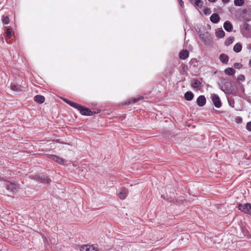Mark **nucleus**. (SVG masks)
Masks as SVG:
<instances>
[{
	"mask_svg": "<svg viewBox=\"0 0 251 251\" xmlns=\"http://www.w3.org/2000/svg\"><path fill=\"white\" fill-rule=\"evenodd\" d=\"M238 207L243 213L251 216V204L249 203L244 204H240Z\"/></svg>",
	"mask_w": 251,
	"mask_h": 251,
	"instance_id": "f257e3e1",
	"label": "nucleus"
},
{
	"mask_svg": "<svg viewBox=\"0 0 251 251\" xmlns=\"http://www.w3.org/2000/svg\"><path fill=\"white\" fill-rule=\"evenodd\" d=\"M211 99L214 106L218 108H219L222 106V103L219 96L216 94H212L211 95Z\"/></svg>",
	"mask_w": 251,
	"mask_h": 251,
	"instance_id": "f03ea898",
	"label": "nucleus"
},
{
	"mask_svg": "<svg viewBox=\"0 0 251 251\" xmlns=\"http://www.w3.org/2000/svg\"><path fill=\"white\" fill-rule=\"evenodd\" d=\"M198 34H199L200 39L202 40V41L204 44H207V43H208V42L210 41V39H209V35H210L208 31H204V32L203 33H202L200 30L198 32Z\"/></svg>",
	"mask_w": 251,
	"mask_h": 251,
	"instance_id": "7ed1b4c3",
	"label": "nucleus"
},
{
	"mask_svg": "<svg viewBox=\"0 0 251 251\" xmlns=\"http://www.w3.org/2000/svg\"><path fill=\"white\" fill-rule=\"evenodd\" d=\"M49 158L53 160L54 161L58 163V164L60 165H64L67 161L64 159L60 157L57 155L51 154L49 155Z\"/></svg>",
	"mask_w": 251,
	"mask_h": 251,
	"instance_id": "20e7f679",
	"label": "nucleus"
},
{
	"mask_svg": "<svg viewBox=\"0 0 251 251\" xmlns=\"http://www.w3.org/2000/svg\"><path fill=\"white\" fill-rule=\"evenodd\" d=\"M37 180L42 183L50 184L51 180L46 175L41 174L38 176Z\"/></svg>",
	"mask_w": 251,
	"mask_h": 251,
	"instance_id": "39448f33",
	"label": "nucleus"
},
{
	"mask_svg": "<svg viewBox=\"0 0 251 251\" xmlns=\"http://www.w3.org/2000/svg\"><path fill=\"white\" fill-rule=\"evenodd\" d=\"M80 251H100L93 245H85L80 247Z\"/></svg>",
	"mask_w": 251,
	"mask_h": 251,
	"instance_id": "423d86ee",
	"label": "nucleus"
},
{
	"mask_svg": "<svg viewBox=\"0 0 251 251\" xmlns=\"http://www.w3.org/2000/svg\"><path fill=\"white\" fill-rule=\"evenodd\" d=\"M79 111L82 115L91 116L93 114V112L88 108L81 106Z\"/></svg>",
	"mask_w": 251,
	"mask_h": 251,
	"instance_id": "0eeeda50",
	"label": "nucleus"
},
{
	"mask_svg": "<svg viewBox=\"0 0 251 251\" xmlns=\"http://www.w3.org/2000/svg\"><path fill=\"white\" fill-rule=\"evenodd\" d=\"M11 89L15 92L21 93L23 91L24 87L16 83H11L10 85Z\"/></svg>",
	"mask_w": 251,
	"mask_h": 251,
	"instance_id": "6e6552de",
	"label": "nucleus"
},
{
	"mask_svg": "<svg viewBox=\"0 0 251 251\" xmlns=\"http://www.w3.org/2000/svg\"><path fill=\"white\" fill-rule=\"evenodd\" d=\"M6 188L8 191L15 192L19 188V185L14 183H8L6 185Z\"/></svg>",
	"mask_w": 251,
	"mask_h": 251,
	"instance_id": "1a4fd4ad",
	"label": "nucleus"
},
{
	"mask_svg": "<svg viewBox=\"0 0 251 251\" xmlns=\"http://www.w3.org/2000/svg\"><path fill=\"white\" fill-rule=\"evenodd\" d=\"M224 28L227 32H231L233 29V25L232 23L229 21H226L225 22L223 25Z\"/></svg>",
	"mask_w": 251,
	"mask_h": 251,
	"instance_id": "9d476101",
	"label": "nucleus"
},
{
	"mask_svg": "<svg viewBox=\"0 0 251 251\" xmlns=\"http://www.w3.org/2000/svg\"><path fill=\"white\" fill-rule=\"evenodd\" d=\"M196 102L199 106H203L206 103L205 97L203 95L200 96L197 98Z\"/></svg>",
	"mask_w": 251,
	"mask_h": 251,
	"instance_id": "9b49d317",
	"label": "nucleus"
},
{
	"mask_svg": "<svg viewBox=\"0 0 251 251\" xmlns=\"http://www.w3.org/2000/svg\"><path fill=\"white\" fill-rule=\"evenodd\" d=\"M220 19L219 15L217 13H213L210 17V20L213 24H218Z\"/></svg>",
	"mask_w": 251,
	"mask_h": 251,
	"instance_id": "f8f14e48",
	"label": "nucleus"
},
{
	"mask_svg": "<svg viewBox=\"0 0 251 251\" xmlns=\"http://www.w3.org/2000/svg\"><path fill=\"white\" fill-rule=\"evenodd\" d=\"M191 87L194 89H200L201 86V82L198 79H193L191 84Z\"/></svg>",
	"mask_w": 251,
	"mask_h": 251,
	"instance_id": "ddd939ff",
	"label": "nucleus"
},
{
	"mask_svg": "<svg viewBox=\"0 0 251 251\" xmlns=\"http://www.w3.org/2000/svg\"><path fill=\"white\" fill-rule=\"evenodd\" d=\"M190 2L195 7L201 8L203 5V2L202 0H190Z\"/></svg>",
	"mask_w": 251,
	"mask_h": 251,
	"instance_id": "4468645a",
	"label": "nucleus"
},
{
	"mask_svg": "<svg viewBox=\"0 0 251 251\" xmlns=\"http://www.w3.org/2000/svg\"><path fill=\"white\" fill-rule=\"evenodd\" d=\"M128 194V190L126 188H123L118 194V197L121 200H124Z\"/></svg>",
	"mask_w": 251,
	"mask_h": 251,
	"instance_id": "2eb2a0df",
	"label": "nucleus"
},
{
	"mask_svg": "<svg viewBox=\"0 0 251 251\" xmlns=\"http://www.w3.org/2000/svg\"><path fill=\"white\" fill-rule=\"evenodd\" d=\"M219 59L222 63H227L229 60V57L225 53H221L219 56Z\"/></svg>",
	"mask_w": 251,
	"mask_h": 251,
	"instance_id": "dca6fc26",
	"label": "nucleus"
},
{
	"mask_svg": "<svg viewBox=\"0 0 251 251\" xmlns=\"http://www.w3.org/2000/svg\"><path fill=\"white\" fill-rule=\"evenodd\" d=\"M189 56V52L187 50H181L179 54V57L181 59H185Z\"/></svg>",
	"mask_w": 251,
	"mask_h": 251,
	"instance_id": "f3484780",
	"label": "nucleus"
},
{
	"mask_svg": "<svg viewBox=\"0 0 251 251\" xmlns=\"http://www.w3.org/2000/svg\"><path fill=\"white\" fill-rule=\"evenodd\" d=\"M34 100L38 103L41 104L45 101V98L41 95H36L34 97Z\"/></svg>",
	"mask_w": 251,
	"mask_h": 251,
	"instance_id": "a211bd4d",
	"label": "nucleus"
},
{
	"mask_svg": "<svg viewBox=\"0 0 251 251\" xmlns=\"http://www.w3.org/2000/svg\"><path fill=\"white\" fill-rule=\"evenodd\" d=\"M194 94L192 92L188 91L184 94V98L188 101H190L193 100L194 98Z\"/></svg>",
	"mask_w": 251,
	"mask_h": 251,
	"instance_id": "6ab92c4d",
	"label": "nucleus"
},
{
	"mask_svg": "<svg viewBox=\"0 0 251 251\" xmlns=\"http://www.w3.org/2000/svg\"><path fill=\"white\" fill-rule=\"evenodd\" d=\"M215 34L217 37L222 38L225 36V32L222 29H219L216 31Z\"/></svg>",
	"mask_w": 251,
	"mask_h": 251,
	"instance_id": "aec40b11",
	"label": "nucleus"
},
{
	"mask_svg": "<svg viewBox=\"0 0 251 251\" xmlns=\"http://www.w3.org/2000/svg\"><path fill=\"white\" fill-rule=\"evenodd\" d=\"M242 46L240 43H237L233 47V51L236 53L240 52L242 50Z\"/></svg>",
	"mask_w": 251,
	"mask_h": 251,
	"instance_id": "412c9836",
	"label": "nucleus"
},
{
	"mask_svg": "<svg viewBox=\"0 0 251 251\" xmlns=\"http://www.w3.org/2000/svg\"><path fill=\"white\" fill-rule=\"evenodd\" d=\"M234 40V37L233 36H230L228 37L225 42V45L226 46H228L231 45Z\"/></svg>",
	"mask_w": 251,
	"mask_h": 251,
	"instance_id": "4be33fe9",
	"label": "nucleus"
},
{
	"mask_svg": "<svg viewBox=\"0 0 251 251\" xmlns=\"http://www.w3.org/2000/svg\"><path fill=\"white\" fill-rule=\"evenodd\" d=\"M225 73L228 75H232L234 74V70L232 68H227L225 70Z\"/></svg>",
	"mask_w": 251,
	"mask_h": 251,
	"instance_id": "5701e85b",
	"label": "nucleus"
},
{
	"mask_svg": "<svg viewBox=\"0 0 251 251\" xmlns=\"http://www.w3.org/2000/svg\"><path fill=\"white\" fill-rule=\"evenodd\" d=\"M5 34L6 37L8 39H10L12 36V29L10 28H8L5 32Z\"/></svg>",
	"mask_w": 251,
	"mask_h": 251,
	"instance_id": "b1692460",
	"label": "nucleus"
},
{
	"mask_svg": "<svg viewBox=\"0 0 251 251\" xmlns=\"http://www.w3.org/2000/svg\"><path fill=\"white\" fill-rule=\"evenodd\" d=\"M244 0H234V3L235 6H241L244 4Z\"/></svg>",
	"mask_w": 251,
	"mask_h": 251,
	"instance_id": "393cba45",
	"label": "nucleus"
},
{
	"mask_svg": "<svg viewBox=\"0 0 251 251\" xmlns=\"http://www.w3.org/2000/svg\"><path fill=\"white\" fill-rule=\"evenodd\" d=\"M180 67L181 68V72L182 74H184L188 70V66L184 64H182Z\"/></svg>",
	"mask_w": 251,
	"mask_h": 251,
	"instance_id": "a878e982",
	"label": "nucleus"
},
{
	"mask_svg": "<svg viewBox=\"0 0 251 251\" xmlns=\"http://www.w3.org/2000/svg\"><path fill=\"white\" fill-rule=\"evenodd\" d=\"M4 25H8L9 23V19L8 16H4L2 19Z\"/></svg>",
	"mask_w": 251,
	"mask_h": 251,
	"instance_id": "bb28decb",
	"label": "nucleus"
},
{
	"mask_svg": "<svg viewBox=\"0 0 251 251\" xmlns=\"http://www.w3.org/2000/svg\"><path fill=\"white\" fill-rule=\"evenodd\" d=\"M211 11L210 8L206 7L203 9V13L205 15H208L210 14Z\"/></svg>",
	"mask_w": 251,
	"mask_h": 251,
	"instance_id": "cd10ccee",
	"label": "nucleus"
},
{
	"mask_svg": "<svg viewBox=\"0 0 251 251\" xmlns=\"http://www.w3.org/2000/svg\"><path fill=\"white\" fill-rule=\"evenodd\" d=\"M243 27L246 30L249 31L250 30L251 26L249 24L247 23H244L243 24Z\"/></svg>",
	"mask_w": 251,
	"mask_h": 251,
	"instance_id": "c85d7f7f",
	"label": "nucleus"
},
{
	"mask_svg": "<svg viewBox=\"0 0 251 251\" xmlns=\"http://www.w3.org/2000/svg\"><path fill=\"white\" fill-rule=\"evenodd\" d=\"M81 106V105L79 104L74 102L72 107L77 109L79 111V109H80Z\"/></svg>",
	"mask_w": 251,
	"mask_h": 251,
	"instance_id": "c756f323",
	"label": "nucleus"
},
{
	"mask_svg": "<svg viewBox=\"0 0 251 251\" xmlns=\"http://www.w3.org/2000/svg\"><path fill=\"white\" fill-rule=\"evenodd\" d=\"M237 80L243 81L245 80V77L243 75H240L238 76Z\"/></svg>",
	"mask_w": 251,
	"mask_h": 251,
	"instance_id": "7c9ffc66",
	"label": "nucleus"
},
{
	"mask_svg": "<svg viewBox=\"0 0 251 251\" xmlns=\"http://www.w3.org/2000/svg\"><path fill=\"white\" fill-rule=\"evenodd\" d=\"M246 129L250 131H251V121L248 122L246 125Z\"/></svg>",
	"mask_w": 251,
	"mask_h": 251,
	"instance_id": "2f4dec72",
	"label": "nucleus"
},
{
	"mask_svg": "<svg viewBox=\"0 0 251 251\" xmlns=\"http://www.w3.org/2000/svg\"><path fill=\"white\" fill-rule=\"evenodd\" d=\"M234 67L235 69H240L242 67V64H234Z\"/></svg>",
	"mask_w": 251,
	"mask_h": 251,
	"instance_id": "473e14b6",
	"label": "nucleus"
},
{
	"mask_svg": "<svg viewBox=\"0 0 251 251\" xmlns=\"http://www.w3.org/2000/svg\"><path fill=\"white\" fill-rule=\"evenodd\" d=\"M235 121L237 123H241L242 122V118L241 117H237Z\"/></svg>",
	"mask_w": 251,
	"mask_h": 251,
	"instance_id": "72a5a7b5",
	"label": "nucleus"
},
{
	"mask_svg": "<svg viewBox=\"0 0 251 251\" xmlns=\"http://www.w3.org/2000/svg\"><path fill=\"white\" fill-rule=\"evenodd\" d=\"M139 100V99H133L132 101H129L128 104L134 103L137 102Z\"/></svg>",
	"mask_w": 251,
	"mask_h": 251,
	"instance_id": "f704fd0d",
	"label": "nucleus"
},
{
	"mask_svg": "<svg viewBox=\"0 0 251 251\" xmlns=\"http://www.w3.org/2000/svg\"><path fill=\"white\" fill-rule=\"evenodd\" d=\"M178 1L179 2V4L181 6V7H183L184 5V2L182 1V0H178Z\"/></svg>",
	"mask_w": 251,
	"mask_h": 251,
	"instance_id": "c9c22d12",
	"label": "nucleus"
},
{
	"mask_svg": "<svg viewBox=\"0 0 251 251\" xmlns=\"http://www.w3.org/2000/svg\"><path fill=\"white\" fill-rule=\"evenodd\" d=\"M230 0H222V2L224 3H227Z\"/></svg>",
	"mask_w": 251,
	"mask_h": 251,
	"instance_id": "e433bc0d",
	"label": "nucleus"
},
{
	"mask_svg": "<svg viewBox=\"0 0 251 251\" xmlns=\"http://www.w3.org/2000/svg\"><path fill=\"white\" fill-rule=\"evenodd\" d=\"M0 181H5V179L1 176H0Z\"/></svg>",
	"mask_w": 251,
	"mask_h": 251,
	"instance_id": "4c0bfd02",
	"label": "nucleus"
},
{
	"mask_svg": "<svg viewBox=\"0 0 251 251\" xmlns=\"http://www.w3.org/2000/svg\"><path fill=\"white\" fill-rule=\"evenodd\" d=\"M69 102V103L68 102V104L69 105H70L71 106H72L73 105V104L74 103V102L71 101H70Z\"/></svg>",
	"mask_w": 251,
	"mask_h": 251,
	"instance_id": "58836bf2",
	"label": "nucleus"
},
{
	"mask_svg": "<svg viewBox=\"0 0 251 251\" xmlns=\"http://www.w3.org/2000/svg\"><path fill=\"white\" fill-rule=\"evenodd\" d=\"M64 101L65 102H66L67 104H68V102L69 103V101H70V100H67V99H64Z\"/></svg>",
	"mask_w": 251,
	"mask_h": 251,
	"instance_id": "ea45409f",
	"label": "nucleus"
},
{
	"mask_svg": "<svg viewBox=\"0 0 251 251\" xmlns=\"http://www.w3.org/2000/svg\"><path fill=\"white\" fill-rule=\"evenodd\" d=\"M6 43L7 44H11V42L10 41H8L7 39L6 40Z\"/></svg>",
	"mask_w": 251,
	"mask_h": 251,
	"instance_id": "a19ab883",
	"label": "nucleus"
},
{
	"mask_svg": "<svg viewBox=\"0 0 251 251\" xmlns=\"http://www.w3.org/2000/svg\"><path fill=\"white\" fill-rule=\"evenodd\" d=\"M210 2H215L216 0H208Z\"/></svg>",
	"mask_w": 251,
	"mask_h": 251,
	"instance_id": "79ce46f5",
	"label": "nucleus"
},
{
	"mask_svg": "<svg viewBox=\"0 0 251 251\" xmlns=\"http://www.w3.org/2000/svg\"><path fill=\"white\" fill-rule=\"evenodd\" d=\"M43 238L44 241L45 242V240H46V238L45 237H44V236H43Z\"/></svg>",
	"mask_w": 251,
	"mask_h": 251,
	"instance_id": "37998d69",
	"label": "nucleus"
},
{
	"mask_svg": "<svg viewBox=\"0 0 251 251\" xmlns=\"http://www.w3.org/2000/svg\"><path fill=\"white\" fill-rule=\"evenodd\" d=\"M249 63H251V59L250 60Z\"/></svg>",
	"mask_w": 251,
	"mask_h": 251,
	"instance_id": "c03bdc74",
	"label": "nucleus"
},
{
	"mask_svg": "<svg viewBox=\"0 0 251 251\" xmlns=\"http://www.w3.org/2000/svg\"><path fill=\"white\" fill-rule=\"evenodd\" d=\"M250 66L251 67V64H249Z\"/></svg>",
	"mask_w": 251,
	"mask_h": 251,
	"instance_id": "a18cd8bd",
	"label": "nucleus"
}]
</instances>
